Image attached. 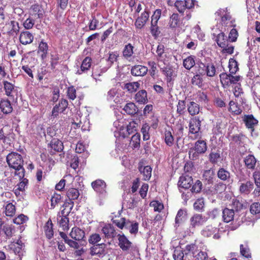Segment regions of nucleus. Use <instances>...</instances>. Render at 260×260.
<instances>
[{"mask_svg": "<svg viewBox=\"0 0 260 260\" xmlns=\"http://www.w3.org/2000/svg\"><path fill=\"white\" fill-rule=\"evenodd\" d=\"M195 6H199L197 0H176L174 3V7L181 15H184V19L186 20L191 18Z\"/></svg>", "mask_w": 260, "mask_h": 260, "instance_id": "obj_1", "label": "nucleus"}, {"mask_svg": "<svg viewBox=\"0 0 260 260\" xmlns=\"http://www.w3.org/2000/svg\"><path fill=\"white\" fill-rule=\"evenodd\" d=\"M241 118L246 128L250 131V136L253 138H257L259 134L255 132V128L258 125V120L252 114H244Z\"/></svg>", "mask_w": 260, "mask_h": 260, "instance_id": "obj_2", "label": "nucleus"}, {"mask_svg": "<svg viewBox=\"0 0 260 260\" xmlns=\"http://www.w3.org/2000/svg\"><path fill=\"white\" fill-rule=\"evenodd\" d=\"M207 149V145L205 141L198 140L196 142L194 147L189 149V157L192 160L199 159V155L206 152Z\"/></svg>", "mask_w": 260, "mask_h": 260, "instance_id": "obj_3", "label": "nucleus"}, {"mask_svg": "<svg viewBox=\"0 0 260 260\" xmlns=\"http://www.w3.org/2000/svg\"><path fill=\"white\" fill-rule=\"evenodd\" d=\"M216 14L220 16V24L225 28L228 29L230 27L236 26L235 20L232 18L230 13L228 12L227 8L218 10Z\"/></svg>", "mask_w": 260, "mask_h": 260, "instance_id": "obj_4", "label": "nucleus"}, {"mask_svg": "<svg viewBox=\"0 0 260 260\" xmlns=\"http://www.w3.org/2000/svg\"><path fill=\"white\" fill-rule=\"evenodd\" d=\"M201 121L200 117L196 116L190 119L189 123V133L194 135V137H191V139L194 140L200 137L201 130Z\"/></svg>", "mask_w": 260, "mask_h": 260, "instance_id": "obj_5", "label": "nucleus"}, {"mask_svg": "<svg viewBox=\"0 0 260 260\" xmlns=\"http://www.w3.org/2000/svg\"><path fill=\"white\" fill-rule=\"evenodd\" d=\"M89 250V253L91 256H96L99 258L104 257L108 253L107 244L104 243L92 246Z\"/></svg>", "mask_w": 260, "mask_h": 260, "instance_id": "obj_6", "label": "nucleus"}, {"mask_svg": "<svg viewBox=\"0 0 260 260\" xmlns=\"http://www.w3.org/2000/svg\"><path fill=\"white\" fill-rule=\"evenodd\" d=\"M118 241V246L124 252H128L133 248V243L124 234H119L117 235Z\"/></svg>", "mask_w": 260, "mask_h": 260, "instance_id": "obj_7", "label": "nucleus"}, {"mask_svg": "<svg viewBox=\"0 0 260 260\" xmlns=\"http://www.w3.org/2000/svg\"><path fill=\"white\" fill-rule=\"evenodd\" d=\"M50 154L53 155L56 152H60L63 151L64 146L61 141L58 139H52L48 146Z\"/></svg>", "mask_w": 260, "mask_h": 260, "instance_id": "obj_8", "label": "nucleus"}, {"mask_svg": "<svg viewBox=\"0 0 260 260\" xmlns=\"http://www.w3.org/2000/svg\"><path fill=\"white\" fill-rule=\"evenodd\" d=\"M226 188V185L221 182L215 183L213 186H207L206 191L211 195L221 193Z\"/></svg>", "mask_w": 260, "mask_h": 260, "instance_id": "obj_9", "label": "nucleus"}, {"mask_svg": "<svg viewBox=\"0 0 260 260\" xmlns=\"http://www.w3.org/2000/svg\"><path fill=\"white\" fill-rule=\"evenodd\" d=\"M219 229L212 225H209L206 226L202 231V234L204 237H209L213 235V238L218 239L220 238L219 235L218 234Z\"/></svg>", "mask_w": 260, "mask_h": 260, "instance_id": "obj_10", "label": "nucleus"}, {"mask_svg": "<svg viewBox=\"0 0 260 260\" xmlns=\"http://www.w3.org/2000/svg\"><path fill=\"white\" fill-rule=\"evenodd\" d=\"M207 220V218L200 214H194L190 219V225L195 228L203 225Z\"/></svg>", "mask_w": 260, "mask_h": 260, "instance_id": "obj_11", "label": "nucleus"}, {"mask_svg": "<svg viewBox=\"0 0 260 260\" xmlns=\"http://www.w3.org/2000/svg\"><path fill=\"white\" fill-rule=\"evenodd\" d=\"M149 17V12L148 10H145L141 14V16L138 17L135 21V25L137 28L141 29L146 24Z\"/></svg>", "mask_w": 260, "mask_h": 260, "instance_id": "obj_12", "label": "nucleus"}, {"mask_svg": "<svg viewBox=\"0 0 260 260\" xmlns=\"http://www.w3.org/2000/svg\"><path fill=\"white\" fill-rule=\"evenodd\" d=\"M244 166L247 170L253 171L255 169L257 159L253 154L246 155L243 159Z\"/></svg>", "mask_w": 260, "mask_h": 260, "instance_id": "obj_13", "label": "nucleus"}, {"mask_svg": "<svg viewBox=\"0 0 260 260\" xmlns=\"http://www.w3.org/2000/svg\"><path fill=\"white\" fill-rule=\"evenodd\" d=\"M192 184L193 179L191 176L188 175H182L178 182V186L184 189H189Z\"/></svg>", "mask_w": 260, "mask_h": 260, "instance_id": "obj_14", "label": "nucleus"}, {"mask_svg": "<svg viewBox=\"0 0 260 260\" xmlns=\"http://www.w3.org/2000/svg\"><path fill=\"white\" fill-rule=\"evenodd\" d=\"M68 106V102L67 100L62 99L58 105H56L52 111V115L56 117L59 113L63 112Z\"/></svg>", "mask_w": 260, "mask_h": 260, "instance_id": "obj_15", "label": "nucleus"}, {"mask_svg": "<svg viewBox=\"0 0 260 260\" xmlns=\"http://www.w3.org/2000/svg\"><path fill=\"white\" fill-rule=\"evenodd\" d=\"M85 232L80 228L75 226L73 228L70 233V237L75 241H81L85 237Z\"/></svg>", "mask_w": 260, "mask_h": 260, "instance_id": "obj_16", "label": "nucleus"}, {"mask_svg": "<svg viewBox=\"0 0 260 260\" xmlns=\"http://www.w3.org/2000/svg\"><path fill=\"white\" fill-rule=\"evenodd\" d=\"M102 232L107 239L114 238L116 236L115 228L111 224L105 225L102 229Z\"/></svg>", "mask_w": 260, "mask_h": 260, "instance_id": "obj_17", "label": "nucleus"}, {"mask_svg": "<svg viewBox=\"0 0 260 260\" xmlns=\"http://www.w3.org/2000/svg\"><path fill=\"white\" fill-rule=\"evenodd\" d=\"M181 24V20L180 15L177 13H173L169 18V25L172 29H176L180 27Z\"/></svg>", "mask_w": 260, "mask_h": 260, "instance_id": "obj_18", "label": "nucleus"}, {"mask_svg": "<svg viewBox=\"0 0 260 260\" xmlns=\"http://www.w3.org/2000/svg\"><path fill=\"white\" fill-rule=\"evenodd\" d=\"M148 68L142 65H136L132 68L131 74L135 76H144L148 72Z\"/></svg>", "mask_w": 260, "mask_h": 260, "instance_id": "obj_19", "label": "nucleus"}, {"mask_svg": "<svg viewBox=\"0 0 260 260\" xmlns=\"http://www.w3.org/2000/svg\"><path fill=\"white\" fill-rule=\"evenodd\" d=\"M228 110L233 115H239L243 112L241 106L234 101L229 102Z\"/></svg>", "mask_w": 260, "mask_h": 260, "instance_id": "obj_20", "label": "nucleus"}, {"mask_svg": "<svg viewBox=\"0 0 260 260\" xmlns=\"http://www.w3.org/2000/svg\"><path fill=\"white\" fill-rule=\"evenodd\" d=\"M163 74L167 77V81L170 82L176 76L174 69L171 66L165 67L160 69Z\"/></svg>", "mask_w": 260, "mask_h": 260, "instance_id": "obj_21", "label": "nucleus"}, {"mask_svg": "<svg viewBox=\"0 0 260 260\" xmlns=\"http://www.w3.org/2000/svg\"><path fill=\"white\" fill-rule=\"evenodd\" d=\"M6 161L9 167L14 170V175H16V153L12 152L8 154L7 156Z\"/></svg>", "mask_w": 260, "mask_h": 260, "instance_id": "obj_22", "label": "nucleus"}, {"mask_svg": "<svg viewBox=\"0 0 260 260\" xmlns=\"http://www.w3.org/2000/svg\"><path fill=\"white\" fill-rule=\"evenodd\" d=\"M214 175L213 170H207L204 172L203 178L206 186L210 185L213 183Z\"/></svg>", "mask_w": 260, "mask_h": 260, "instance_id": "obj_23", "label": "nucleus"}, {"mask_svg": "<svg viewBox=\"0 0 260 260\" xmlns=\"http://www.w3.org/2000/svg\"><path fill=\"white\" fill-rule=\"evenodd\" d=\"M53 224L50 218L46 222L44 226V231L46 238L50 240L53 238L54 231L53 229Z\"/></svg>", "mask_w": 260, "mask_h": 260, "instance_id": "obj_24", "label": "nucleus"}, {"mask_svg": "<svg viewBox=\"0 0 260 260\" xmlns=\"http://www.w3.org/2000/svg\"><path fill=\"white\" fill-rule=\"evenodd\" d=\"M217 177L222 181L229 182L231 179V173L223 168H220L217 172Z\"/></svg>", "mask_w": 260, "mask_h": 260, "instance_id": "obj_25", "label": "nucleus"}, {"mask_svg": "<svg viewBox=\"0 0 260 260\" xmlns=\"http://www.w3.org/2000/svg\"><path fill=\"white\" fill-rule=\"evenodd\" d=\"M215 41L217 45L221 48L228 46L229 42L227 37L223 32H221L217 35Z\"/></svg>", "mask_w": 260, "mask_h": 260, "instance_id": "obj_26", "label": "nucleus"}, {"mask_svg": "<svg viewBox=\"0 0 260 260\" xmlns=\"http://www.w3.org/2000/svg\"><path fill=\"white\" fill-rule=\"evenodd\" d=\"M235 215L234 209L224 208L222 211V218L224 222L228 223L233 220Z\"/></svg>", "mask_w": 260, "mask_h": 260, "instance_id": "obj_27", "label": "nucleus"}, {"mask_svg": "<svg viewBox=\"0 0 260 260\" xmlns=\"http://www.w3.org/2000/svg\"><path fill=\"white\" fill-rule=\"evenodd\" d=\"M112 221L117 227L120 230H122L124 228L128 229V225L130 223L129 219H126L124 217H121L119 219H112Z\"/></svg>", "mask_w": 260, "mask_h": 260, "instance_id": "obj_28", "label": "nucleus"}, {"mask_svg": "<svg viewBox=\"0 0 260 260\" xmlns=\"http://www.w3.org/2000/svg\"><path fill=\"white\" fill-rule=\"evenodd\" d=\"M93 189L99 193H103L106 186V183L102 180L98 179L91 183Z\"/></svg>", "mask_w": 260, "mask_h": 260, "instance_id": "obj_29", "label": "nucleus"}, {"mask_svg": "<svg viewBox=\"0 0 260 260\" xmlns=\"http://www.w3.org/2000/svg\"><path fill=\"white\" fill-rule=\"evenodd\" d=\"M136 101L140 104H145L148 101L147 93L145 90L139 91L135 95Z\"/></svg>", "mask_w": 260, "mask_h": 260, "instance_id": "obj_30", "label": "nucleus"}, {"mask_svg": "<svg viewBox=\"0 0 260 260\" xmlns=\"http://www.w3.org/2000/svg\"><path fill=\"white\" fill-rule=\"evenodd\" d=\"M253 187V184L250 181L241 184L239 187V191L241 194H248Z\"/></svg>", "mask_w": 260, "mask_h": 260, "instance_id": "obj_31", "label": "nucleus"}, {"mask_svg": "<svg viewBox=\"0 0 260 260\" xmlns=\"http://www.w3.org/2000/svg\"><path fill=\"white\" fill-rule=\"evenodd\" d=\"M34 39L32 35L28 31L21 33L19 36V41L23 45L31 43Z\"/></svg>", "mask_w": 260, "mask_h": 260, "instance_id": "obj_32", "label": "nucleus"}, {"mask_svg": "<svg viewBox=\"0 0 260 260\" xmlns=\"http://www.w3.org/2000/svg\"><path fill=\"white\" fill-rule=\"evenodd\" d=\"M92 59L89 57H86L81 63L80 67V70L78 71L79 74H82L83 73L86 72L88 71L91 66Z\"/></svg>", "mask_w": 260, "mask_h": 260, "instance_id": "obj_33", "label": "nucleus"}, {"mask_svg": "<svg viewBox=\"0 0 260 260\" xmlns=\"http://www.w3.org/2000/svg\"><path fill=\"white\" fill-rule=\"evenodd\" d=\"M139 170L141 174L143 175V179L145 180H148L151 176L152 168L150 166H146L143 167L142 166H139Z\"/></svg>", "mask_w": 260, "mask_h": 260, "instance_id": "obj_34", "label": "nucleus"}, {"mask_svg": "<svg viewBox=\"0 0 260 260\" xmlns=\"http://www.w3.org/2000/svg\"><path fill=\"white\" fill-rule=\"evenodd\" d=\"M123 110L127 114L134 115L137 113L138 108L137 106L132 102L127 103L124 107Z\"/></svg>", "mask_w": 260, "mask_h": 260, "instance_id": "obj_35", "label": "nucleus"}, {"mask_svg": "<svg viewBox=\"0 0 260 260\" xmlns=\"http://www.w3.org/2000/svg\"><path fill=\"white\" fill-rule=\"evenodd\" d=\"M200 106L194 102H190L187 105V110L188 113L191 116H194L199 114L200 112Z\"/></svg>", "mask_w": 260, "mask_h": 260, "instance_id": "obj_36", "label": "nucleus"}, {"mask_svg": "<svg viewBox=\"0 0 260 260\" xmlns=\"http://www.w3.org/2000/svg\"><path fill=\"white\" fill-rule=\"evenodd\" d=\"M48 46L47 43L43 40L39 43L38 47V53H41V56L42 59H44L47 57L48 53Z\"/></svg>", "mask_w": 260, "mask_h": 260, "instance_id": "obj_37", "label": "nucleus"}, {"mask_svg": "<svg viewBox=\"0 0 260 260\" xmlns=\"http://www.w3.org/2000/svg\"><path fill=\"white\" fill-rule=\"evenodd\" d=\"M226 126V123L223 122L221 119H218L213 128L214 133L216 135L222 134Z\"/></svg>", "mask_w": 260, "mask_h": 260, "instance_id": "obj_38", "label": "nucleus"}, {"mask_svg": "<svg viewBox=\"0 0 260 260\" xmlns=\"http://www.w3.org/2000/svg\"><path fill=\"white\" fill-rule=\"evenodd\" d=\"M30 9L32 11V15L37 16V18H42L43 17L44 11L40 5L35 4L31 6Z\"/></svg>", "mask_w": 260, "mask_h": 260, "instance_id": "obj_39", "label": "nucleus"}, {"mask_svg": "<svg viewBox=\"0 0 260 260\" xmlns=\"http://www.w3.org/2000/svg\"><path fill=\"white\" fill-rule=\"evenodd\" d=\"M195 56L190 55L184 59L183 60V66L187 70H190L195 65Z\"/></svg>", "mask_w": 260, "mask_h": 260, "instance_id": "obj_40", "label": "nucleus"}, {"mask_svg": "<svg viewBox=\"0 0 260 260\" xmlns=\"http://www.w3.org/2000/svg\"><path fill=\"white\" fill-rule=\"evenodd\" d=\"M66 194L71 203L72 200H75L78 198L80 193L78 189L70 188L67 190Z\"/></svg>", "mask_w": 260, "mask_h": 260, "instance_id": "obj_41", "label": "nucleus"}, {"mask_svg": "<svg viewBox=\"0 0 260 260\" xmlns=\"http://www.w3.org/2000/svg\"><path fill=\"white\" fill-rule=\"evenodd\" d=\"M221 158L220 151H211L209 155V160L213 165L217 164Z\"/></svg>", "mask_w": 260, "mask_h": 260, "instance_id": "obj_42", "label": "nucleus"}, {"mask_svg": "<svg viewBox=\"0 0 260 260\" xmlns=\"http://www.w3.org/2000/svg\"><path fill=\"white\" fill-rule=\"evenodd\" d=\"M205 72V75H206L207 77H214L216 75V68L214 63L212 62L206 63Z\"/></svg>", "mask_w": 260, "mask_h": 260, "instance_id": "obj_43", "label": "nucleus"}, {"mask_svg": "<svg viewBox=\"0 0 260 260\" xmlns=\"http://www.w3.org/2000/svg\"><path fill=\"white\" fill-rule=\"evenodd\" d=\"M62 196L60 194L54 192L52 196L50 201V209H53L60 202Z\"/></svg>", "mask_w": 260, "mask_h": 260, "instance_id": "obj_44", "label": "nucleus"}, {"mask_svg": "<svg viewBox=\"0 0 260 260\" xmlns=\"http://www.w3.org/2000/svg\"><path fill=\"white\" fill-rule=\"evenodd\" d=\"M0 108L4 113H10L12 111V107L9 101H2L0 103Z\"/></svg>", "mask_w": 260, "mask_h": 260, "instance_id": "obj_45", "label": "nucleus"}, {"mask_svg": "<svg viewBox=\"0 0 260 260\" xmlns=\"http://www.w3.org/2000/svg\"><path fill=\"white\" fill-rule=\"evenodd\" d=\"M164 139L165 142L167 146L171 147L173 145L174 139L170 131L166 130L165 131Z\"/></svg>", "mask_w": 260, "mask_h": 260, "instance_id": "obj_46", "label": "nucleus"}, {"mask_svg": "<svg viewBox=\"0 0 260 260\" xmlns=\"http://www.w3.org/2000/svg\"><path fill=\"white\" fill-rule=\"evenodd\" d=\"M137 127L138 123L136 121L134 120L130 121L126 127L127 135L124 136L123 137H128L129 135L136 132Z\"/></svg>", "mask_w": 260, "mask_h": 260, "instance_id": "obj_47", "label": "nucleus"}, {"mask_svg": "<svg viewBox=\"0 0 260 260\" xmlns=\"http://www.w3.org/2000/svg\"><path fill=\"white\" fill-rule=\"evenodd\" d=\"M240 254L243 257L250 258L251 257V253L250 252V248L247 245L241 244L240 245Z\"/></svg>", "mask_w": 260, "mask_h": 260, "instance_id": "obj_48", "label": "nucleus"}, {"mask_svg": "<svg viewBox=\"0 0 260 260\" xmlns=\"http://www.w3.org/2000/svg\"><path fill=\"white\" fill-rule=\"evenodd\" d=\"M133 49L134 47L131 44L128 43V44L124 46L122 52L123 56L124 57V58L128 59V58L131 57L134 53Z\"/></svg>", "mask_w": 260, "mask_h": 260, "instance_id": "obj_49", "label": "nucleus"}, {"mask_svg": "<svg viewBox=\"0 0 260 260\" xmlns=\"http://www.w3.org/2000/svg\"><path fill=\"white\" fill-rule=\"evenodd\" d=\"M185 214L184 211L180 209L178 210L175 217V226H179L185 219Z\"/></svg>", "mask_w": 260, "mask_h": 260, "instance_id": "obj_50", "label": "nucleus"}, {"mask_svg": "<svg viewBox=\"0 0 260 260\" xmlns=\"http://www.w3.org/2000/svg\"><path fill=\"white\" fill-rule=\"evenodd\" d=\"M130 144L134 148H137L140 146V134L137 133L134 135L130 141Z\"/></svg>", "mask_w": 260, "mask_h": 260, "instance_id": "obj_51", "label": "nucleus"}, {"mask_svg": "<svg viewBox=\"0 0 260 260\" xmlns=\"http://www.w3.org/2000/svg\"><path fill=\"white\" fill-rule=\"evenodd\" d=\"M4 85L7 95L9 96H14L13 92H15L14 85L8 81H5Z\"/></svg>", "mask_w": 260, "mask_h": 260, "instance_id": "obj_52", "label": "nucleus"}, {"mask_svg": "<svg viewBox=\"0 0 260 260\" xmlns=\"http://www.w3.org/2000/svg\"><path fill=\"white\" fill-rule=\"evenodd\" d=\"M140 84L138 82H133L126 83L124 85V89H127L129 92L133 93L139 88Z\"/></svg>", "mask_w": 260, "mask_h": 260, "instance_id": "obj_53", "label": "nucleus"}, {"mask_svg": "<svg viewBox=\"0 0 260 260\" xmlns=\"http://www.w3.org/2000/svg\"><path fill=\"white\" fill-rule=\"evenodd\" d=\"M147 64L150 68L149 71V74L151 77L154 78L156 73L158 72L157 64L154 61H149Z\"/></svg>", "mask_w": 260, "mask_h": 260, "instance_id": "obj_54", "label": "nucleus"}, {"mask_svg": "<svg viewBox=\"0 0 260 260\" xmlns=\"http://www.w3.org/2000/svg\"><path fill=\"white\" fill-rule=\"evenodd\" d=\"M101 235L96 233L91 234L88 238V243L93 245L99 244L98 243L101 240Z\"/></svg>", "mask_w": 260, "mask_h": 260, "instance_id": "obj_55", "label": "nucleus"}, {"mask_svg": "<svg viewBox=\"0 0 260 260\" xmlns=\"http://www.w3.org/2000/svg\"><path fill=\"white\" fill-rule=\"evenodd\" d=\"M220 82L223 87L229 86L230 85V74H228L226 73H222L219 75Z\"/></svg>", "mask_w": 260, "mask_h": 260, "instance_id": "obj_56", "label": "nucleus"}, {"mask_svg": "<svg viewBox=\"0 0 260 260\" xmlns=\"http://www.w3.org/2000/svg\"><path fill=\"white\" fill-rule=\"evenodd\" d=\"M150 126L147 123L143 124L141 128V133L143 134V139L144 141H147L150 139V135L149 133Z\"/></svg>", "mask_w": 260, "mask_h": 260, "instance_id": "obj_57", "label": "nucleus"}, {"mask_svg": "<svg viewBox=\"0 0 260 260\" xmlns=\"http://www.w3.org/2000/svg\"><path fill=\"white\" fill-rule=\"evenodd\" d=\"M16 212V207L14 205L11 203L7 204L5 207V214L7 216L12 217L15 215Z\"/></svg>", "mask_w": 260, "mask_h": 260, "instance_id": "obj_58", "label": "nucleus"}, {"mask_svg": "<svg viewBox=\"0 0 260 260\" xmlns=\"http://www.w3.org/2000/svg\"><path fill=\"white\" fill-rule=\"evenodd\" d=\"M200 74H197L194 75L191 80V83L194 86L201 87L203 85V79Z\"/></svg>", "mask_w": 260, "mask_h": 260, "instance_id": "obj_59", "label": "nucleus"}, {"mask_svg": "<svg viewBox=\"0 0 260 260\" xmlns=\"http://www.w3.org/2000/svg\"><path fill=\"white\" fill-rule=\"evenodd\" d=\"M60 219H58V223L59 226L62 228L63 230L69 229V218L67 216H63L60 217Z\"/></svg>", "mask_w": 260, "mask_h": 260, "instance_id": "obj_60", "label": "nucleus"}, {"mask_svg": "<svg viewBox=\"0 0 260 260\" xmlns=\"http://www.w3.org/2000/svg\"><path fill=\"white\" fill-rule=\"evenodd\" d=\"M192 187L190 189L191 191L193 193H199L201 192L202 188H203V184L202 182L199 180H197L196 182L191 185Z\"/></svg>", "mask_w": 260, "mask_h": 260, "instance_id": "obj_61", "label": "nucleus"}, {"mask_svg": "<svg viewBox=\"0 0 260 260\" xmlns=\"http://www.w3.org/2000/svg\"><path fill=\"white\" fill-rule=\"evenodd\" d=\"M231 206L232 207V209H234V211L235 210L236 211H240L242 209L243 207V205L242 202L236 198L232 200Z\"/></svg>", "mask_w": 260, "mask_h": 260, "instance_id": "obj_62", "label": "nucleus"}, {"mask_svg": "<svg viewBox=\"0 0 260 260\" xmlns=\"http://www.w3.org/2000/svg\"><path fill=\"white\" fill-rule=\"evenodd\" d=\"M205 203L203 198H200L196 200L193 204L194 209L198 211H203L204 209Z\"/></svg>", "mask_w": 260, "mask_h": 260, "instance_id": "obj_63", "label": "nucleus"}, {"mask_svg": "<svg viewBox=\"0 0 260 260\" xmlns=\"http://www.w3.org/2000/svg\"><path fill=\"white\" fill-rule=\"evenodd\" d=\"M3 231L5 233L7 237L10 238L15 232V228L14 226L6 225L4 226Z\"/></svg>", "mask_w": 260, "mask_h": 260, "instance_id": "obj_64", "label": "nucleus"}]
</instances>
